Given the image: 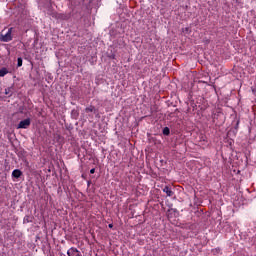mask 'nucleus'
<instances>
[{
    "instance_id": "f257e3e1",
    "label": "nucleus",
    "mask_w": 256,
    "mask_h": 256,
    "mask_svg": "<svg viewBox=\"0 0 256 256\" xmlns=\"http://www.w3.org/2000/svg\"><path fill=\"white\" fill-rule=\"evenodd\" d=\"M15 32V28L11 27L8 29L6 34H1L0 40L4 43H9V41H13V33Z\"/></svg>"
},
{
    "instance_id": "f03ea898",
    "label": "nucleus",
    "mask_w": 256,
    "mask_h": 256,
    "mask_svg": "<svg viewBox=\"0 0 256 256\" xmlns=\"http://www.w3.org/2000/svg\"><path fill=\"white\" fill-rule=\"evenodd\" d=\"M31 126V119L27 118L19 122L17 129H28Z\"/></svg>"
},
{
    "instance_id": "7ed1b4c3",
    "label": "nucleus",
    "mask_w": 256,
    "mask_h": 256,
    "mask_svg": "<svg viewBox=\"0 0 256 256\" xmlns=\"http://www.w3.org/2000/svg\"><path fill=\"white\" fill-rule=\"evenodd\" d=\"M67 255L68 256H83L81 254V251H79V249H77L75 247H71L70 249H68Z\"/></svg>"
},
{
    "instance_id": "20e7f679",
    "label": "nucleus",
    "mask_w": 256,
    "mask_h": 256,
    "mask_svg": "<svg viewBox=\"0 0 256 256\" xmlns=\"http://www.w3.org/2000/svg\"><path fill=\"white\" fill-rule=\"evenodd\" d=\"M163 193H166L167 197H173V195H175V192H173V190H171V186L166 185L163 189H162Z\"/></svg>"
},
{
    "instance_id": "39448f33",
    "label": "nucleus",
    "mask_w": 256,
    "mask_h": 256,
    "mask_svg": "<svg viewBox=\"0 0 256 256\" xmlns=\"http://www.w3.org/2000/svg\"><path fill=\"white\" fill-rule=\"evenodd\" d=\"M22 176H23V172L20 169L13 170L12 172L13 179H19Z\"/></svg>"
},
{
    "instance_id": "423d86ee",
    "label": "nucleus",
    "mask_w": 256,
    "mask_h": 256,
    "mask_svg": "<svg viewBox=\"0 0 256 256\" xmlns=\"http://www.w3.org/2000/svg\"><path fill=\"white\" fill-rule=\"evenodd\" d=\"M86 113H97V109H95V106H90L85 109Z\"/></svg>"
},
{
    "instance_id": "0eeeda50",
    "label": "nucleus",
    "mask_w": 256,
    "mask_h": 256,
    "mask_svg": "<svg viewBox=\"0 0 256 256\" xmlns=\"http://www.w3.org/2000/svg\"><path fill=\"white\" fill-rule=\"evenodd\" d=\"M9 73V70L6 67L0 69V77H5Z\"/></svg>"
},
{
    "instance_id": "6e6552de",
    "label": "nucleus",
    "mask_w": 256,
    "mask_h": 256,
    "mask_svg": "<svg viewBox=\"0 0 256 256\" xmlns=\"http://www.w3.org/2000/svg\"><path fill=\"white\" fill-rule=\"evenodd\" d=\"M162 133L163 135H166V137H168V135H171V130L169 129V127H164Z\"/></svg>"
},
{
    "instance_id": "1a4fd4ad",
    "label": "nucleus",
    "mask_w": 256,
    "mask_h": 256,
    "mask_svg": "<svg viewBox=\"0 0 256 256\" xmlns=\"http://www.w3.org/2000/svg\"><path fill=\"white\" fill-rule=\"evenodd\" d=\"M57 19H62L63 21H65V20L68 19V17H67L66 14H58V15H57Z\"/></svg>"
},
{
    "instance_id": "9d476101",
    "label": "nucleus",
    "mask_w": 256,
    "mask_h": 256,
    "mask_svg": "<svg viewBox=\"0 0 256 256\" xmlns=\"http://www.w3.org/2000/svg\"><path fill=\"white\" fill-rule=\"evenodd\" d=\"M17 67H23V58L19 57L17 59Z\"/></svg>"
},
{
    "instance_id": "9b49d317",
    "label": "nucleus",
    "mask_w": 256,
    "mask_h": 256,
    "mask_svg": "<svg viewBox=\"0 0 256 256\" xmlns=\"http://www.w3.org/2000/svg\"><path fill=\"white\" fill-rule=\"evenodd\" d=\"M4 93H5V95H8L9 97H11V95H12V88H6Z\"/></svg>"
},
{
    "instance_id": "f8f14e48",
    "label": "nucleus",
    "mask_w": 256,
    "mask_h": 256,
    "mask_svg": "<svg viewBox=\"0 0 256 256\" xmlns=\"http://www.w3.org/2000/svg\"><path fill=\"white\" fill-rule=\"evenodd\" d=\"M90 173H91V175H93V174L95 173V168H92V169L90 170Z\"/></svg>"
},
{
    "instance_id": "ddd939ff",
    "label": "nucleus",
    "mask_w": 256,
    "mask_h": 256,
    "mask_svg": "<svg viewBox=\"0 0 256 256\" xmlns=\"http://www.w3.org/2000/svg\"><path fill=\"white\" fill-rule=\"evenodd\" d=\"M109 229H113V224L108 225Z\"/></svg>"
}]
</instances>
